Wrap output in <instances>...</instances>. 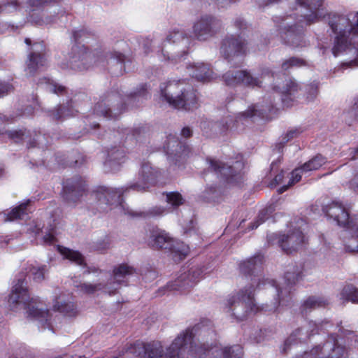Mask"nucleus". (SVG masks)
<instances>
[{"label": "nucleus", "mask_w": 358, "mask_h": 358, "mask_svg": "<svg viewBox=\"0 0 358 358\" xmlns=\"http://www.w3.org/2000/svg\"><path fill=\"white\" fill-rule=\"evenodd\" d=\"M129 353L147 358H187L189 355L201 357L205 352L193 341L192 332L186 331L173 341L169 348H164L160 343L144 344L136 343L128 349Z\"/></svg>", "instance_id": "1"}, {"label": "nucleus", "mask_w": 358, "mask_h": 358, "mask_svg": "<svg viewBox=\"0 0 358 358\" xmlns=\"http://www.w3.org/2000/svg\"><path fill=\"white\" fill-rule=\"evenodd\" d=\"M333 31L336 34L332 52L335 57L348 52L356 58L345 63L348 66H358V11L347 15L336 16L329 22Z\"/></svg>", "instance_id": "2"}, {"label": "nucleus", "mask_w": 358, "mask_h": 358, "mask_svg": "<svg viewBox=\"0 0 358 358\" xmlns=\"http://www.w3.org/2000/svg\"><path fill=\"white\" fill-rule=\"evenodd\" d=\"M24 284V280L18 279L13 286L8 300L10 308L15 312L24 309L27 318L36 320L42 325H47V327L52 330L49 310L38 299H30Z\"/></svg>", "instance_id": "3"}, {"label": "nucleus", "mask_w": 358, "mask_h": 358, "mask_svg": "<svg viewBox=\"0 0 358 358\" xmlns=\"http://www.w3.org/2000/svg\"><path fill=\"white\" fill-rule=\"evenodd\" d=\"M162 96L176 108L192 110L196 107L197 96L193 87L184 81H170L161 87Z\"/></svg>", "instance_id": "4"}, {"label": "nucleus", "mask_w": 358, "mask_h": 358, "mask_svg": "<svg viewBox=\"0 0 358 358\" xmlns=\"http://www.w3.org/2000/svg\"><path fill=\"white\" fill-rule=\"evenodd\" d=\"M251 284L245 286L239 293L229 296L224 303L226 308L234 306L233 314L239 320H244L250 313L258 310L254 300L255 292L260 285V277L255 275L251 278Z\"/></svg>", "instance_id": "5"}, {"label": "nucleus", "mask_w": 358, "mask_h": 358, "mask_svg": "<svg viewBox=\"0 0 358 358\" xmlns=\"http://www.w3.org/2000/svg\"><path fill=\"white\" fill-rule=\"evenodd\" d=\"M136 271L133 266L127 264H122L113 269V278L110 282H106L105 274L99 273V281L94 283L85 282L80 285L81 292L85 294H94L99 291L113 294L119 286L124 282V278L132 275Z\"/></svg>", "instance_id": "6"}, {"label": "nucleus", "mask_w": 358, "mask_h": 358, "mask_svg": "<svg viewBox=\"0 0 358 358\" xmlns=\"http://www.w3.org/2000/svg\"><path fill=\"white\" fill-rule=\"evenodd\" d=\"M158 42L156 41H148L144 44V48H148V45H151L155 51L161 52L164 59L177 60L179 57V50L181 49L182 54L185 53V49L188 47L189 39L185 36L183 31H177L170 33L166 37V40L163 42L162 46H157Z\"/></svg>", "instance_id": "7"}, {"label": "nucleus", "mask_w": 358, "mask_h": 358, "mask_svg": "<svg viewBox=\"0 0 358 358\" xmlns=\"http://www.w3.org/2000/svg\"><path fill=\"white\" fill-rule=\"evenodd\" d=\"M148 243L152 248L171 251L176 261L183 259L189 252L188 246L173 240L168 233L160 229L151 231Z\"/></svg>", "instance_id": "8"}, {"label": "nucleus", "mask_w": 358, "mask_h": 358, "mask_svg": "<svg viewBox=\"0 0 358 358\" xmlns=\"http://www.w3.org/2000/svg\"><path fill=\"white\" fill-rule=\"evenodd\" d=\"M201 270L197 267L184 268L176 280L168 284L171 290L185 293L192 288L201 277Z\"/></svg>", "instance_id": "9"}, {"label": "nucleus", "mask_w": 358, "mask_h": 358, "mask_svg": "<svg viewBox=\"0 0 358 358\" xmlns=\"http://www.w3.org/2000/svg\"><path fill=\"white\" fill-rule=\"evenodd\" d=\"M124 192L123 188H108L100 187L96 191L92 193L91 196L97 200L99 206L102 205H115L122 208L125 214L136 215L129 208L125 209L121 201V196Z\"/></svg>", "instance_id": "10"}, {"label": "nucleus", "mask_w": 358, "mask_h": 358, "mask_svg": "<svg viewBox=\"0 0 358 358\" xmlns=\"http://www.w3.org/2000/svg\"><path fill=\"white\" fill-rule=\"evenodd\" d=\"M91 61L92 56L87 52L85 47L76 46L69 56V61L62 62L61 66L62 69L83 71L89 68Z\"/></svg>", "instance_id": "11"}, {"label": "nucleus", "mask_w": 358, "mask_h": 358, "mask_svg": "<svg viewBox=\"0 0 358 358\" xmlns=\"http://www.w3.org/2000/svg\"><path fill=\"white\" fill-rule=\"evenodd\" d=\"M220 27L218 20L210 16H203L194 24L193 31L197 39L205 41L212 37Z\"/></svg>", "instance_id": "12"}, {"label": "nucleus", "mask_w": 358, "mask_h": 358, "mask_svg": "<svg viewBox=\"0 0 358 358\" xmlns=\"http://www.w3.org/2000/svg\"><path fill=\"white\" fill-rule=\"evenodd\" d=\"M227 85L234 86L243 83L250 87H260L262 81L257 77H254L245 71H229L223 76Z\"/></svg>", "instance_id": "13"}, {"label": "nucleus", "mask_w": 358, "mask_h": 358, "mask_svg": "<svg viewBox=\"0 0 358 358\" xmlns=\"http://www.w3.org/2000/svg\"><path fill=\"white\" fill-rule=\"evenodd\" d=\"M303 243L304 236L299 229L282 234L278 238L280 247L286 253H292L298 250L302 247Z\"/></svg>", "instance_id": "14"}, {"label": "nucleus", "mask_w": 358, "mask_h": 358, "mask_svg": "<svg viewBox=\"0 0 358 358\" xmlns=\"http://www.w3.org/2000/svg\"><path fill=\"white\" fill-rule=\"evenodd\" d=\"M158 175L159 171L157 170L153 169L149 164H144L138 173L139 181L130 186V188L138 191L145 189L148 187L149 184L155 182Z\"/></svg>", "instance_id": "15"}, {"label": "nucleus", "mask_w": 358, "mask_h": 358, "mask_svg": "<svg viewBox=\"0 0 358 358\" xmlns=\"http://www.w3.org/2000/svg\"><path fill=\"white\" fill-rule=\"evenodd\" d=\"M326 215L336 221L338 224L345 226L349 223V213L339 202H332L323 209Z\"/></svg>", "instance_id": "16"}, {"label": "nucleus", "mask_w": 358, "mask_h": 358, "mask_svg": "<svg viewBox=\"0 0 358 358\" xmlns=\"http://www.w3.org/2000/svg\"><path fill=\"white\" fill-rule=\"evenodd\" d=\"M64 199L69 202L76 203L85 194V184L82 180L76 182H67L64 187Z\"/></svg>", "instance_id": "17"}, {"label": "nucleus", "mask_w": 358, "mask_h": 358, "mask_svg": "<svg viewBox=\"0 0 358 358\" xmlns=\"http://www.w3.org/2000/svg\"><path fill=\"white\" fill-rule=\"evenodd\" d=\"M299 276L298 275L291 274L289 273H287L285 275V279L288 281L286 287H276L275 289L278 292V301L274 303L273 306L271 308V310H275L278 307V306H287L289 300V295L291 292V285L294 284L296 281L298 280Z\"/></svg>", "instance_id": "18"}, {"label": "nucleus", "mask_w": 358, "mask_h": 358, "mask_svg": "<svg viewBox=\"0 0 358 358\" xmlns=\"http://www.w3.org/2000/svg\"><path fill=\"white\" fill-rule=\"evenodd\" d=\"M34 51L29 54L28 60L27 61V68L25 69L27 74L32 75L41 66L45 64V58L44 54L41 52L43 47L41 44H36Z\"/></svg>", "instance_id": "19"}, {"label": "nucleus", "mask_w": 358, "mask_h": 358, "mask_svg": "<svg viewBox=\"0 0 358 358\" xmlns=\"http://www.w3.org/2000/svg\"><path fill=\"white\" fill-rule=\"evenodd\" d=\"M53 309L67 317H73L77 314L75 304L70 301H66L62 293H55L53 300Z\"/></svg>", "instance_id": "20"}, {"label": "nucleus", "mask_w": 358, "mask_h": 358, "mask_svg": "<svg viewBox=\"0 0 358 358\" xmlns=\"http://www.w3.org/2000/svg\"><path fill=\"white\" fill-rule=\"evenodd\" d=\"M221 51L226 57L245 52V43L241 38L230 37L226 38L221 47Z\"/></svg>", "instance_id": "21"}, {"label": "nucleus", "mask_w": 358, "mask_h": 358, "mask_svg": "<svg viewBox=\"0 0 358 358\" xmlns=\"http://www.w3.org/2000/svg\"><path fill=\"white\" fill-rule=\"evenodd\" d=\"M189 71L192 77L200 81H209L213 78V71L203 63H196L190 66Z\"/></svg>", "instance_id": "22"}, {"label": "nucleus", "mask_w": 358, "mask_h": 358, "mask_svg": "<svg viewBox=\"0 0 358 358\" xmlns=\"http://www.w3.org/2000/svg\"><path fill=\"white\" fill-rule=\"evenodd\" d=\"M210 167L216 173H220L227 179H230V178L234 177L236 174L234 169L242 167V164L240 162L236 161L234 166H228L220 162L210 160Z\"/></svg>", "instance_id": "23"}, {"label": "nucleus", "mask_w": 358, "mask_h": 358, "mask_svg": "<svg viewBox=\"0 0 358 358\" xmlns=\"http://www.w3.org/2000/svg\"><path fill=\"white\" fill-rule=\"evenodd\" d=\"M263 262V257L257 255L248 259L240 264V270L245 274L254 273L261 268Z\"/></svg>", "instance_id": "24"}, {"label": "nucleus", "mask_w": 358, "mask_h": 358, "mask_svg": "<svg viewBox=\"0 0 358 358\" xmlns=\"http://www.w3.org/2000/svg\"><path fill=\"white\" fill-rule=\"evenodd\" d=\"M58 250L64 258L79 266H85L84 257L78 251L70 250L67 248L58 246Z\"/></svg>", "instance_id": "25"}, {"label": "nucleus", "mask_w": 358, "mask_h": 358, "mask_svg": "<svg viewBox=\"0 0 358 358\" xmlns=\"http://www.w3.org/2000/svg\"><path fill=\"white\" fill-rule=\"evenodd\" d=\"M215 352L220 358H241L243 355L242 348L239 345H235L223 349H216Z\"/></svg>", "instance_id": "26"}, {"label": "nucleus", "mask_w": 358, "mask_h": 358, "mask_svg": "<svg viewBox=\"0 0 358 358\" xmlns=\"http://www.w3.org/2000/svg\"><path fill=\"white\" fill-rule=\"evenodd\" d=\"M327 162V159L322 155H316L308 162L304 163L301 167L305 173L317 170Z\"/></svg>", "instance_id": "27"}, {"label": "nucleus", "mask_w": 358, "mask_h": 358, "mask_svg": "<svg viewBox=\"0 0 358 358\" xmlns=\"http://www.w3.org/2000/svg\"><path fill=\"white\" fill-rule=\"evenodd\" d=\"M29 201L22 203L18 207L13 209L6 218V221H13L15 219H23L24 215H27V206L29 205Z\"/></svg>", "instance_id": "28"}, {"label": "nucleus", "mask_w": 358, "mask_h": 358, "mask_svg": "<svg viewBox=\"0 0 358 358\" xmlns=\"http://www.w3.org/2000/svg\"><path fill=\"white\" fill-rule=\"evenodd\" d=\"M341 299L350 301L354 303H358V289L352 285L345 286L341 294Z\"/></svg>", "instance_id": "29"}, {"label": "nucleus", "mask_w": 358, "mask_h": 358, "mask_svg": "<svg viewBox=\"0 0 358 358\" xmlns=\"http://www.w3.org/2000/svg\"><path fill=\"white\" fill-rule=\"evenodd\" d=\"M326 303L325 301L320 297L311 296L306 300L302 306V311L307 312L311 309L322 307Z\"/></svg>", "instance_id": "30"}, {"label": "nucleus", "mask_w": 358, "mask_h": 358, "mask_svg": "<svg viewBox=\"0 0 358 358\" xmlns=\"http://www.w3.org/2000/svg\"><path fill=\"white\" fill-rule=\"evenodd\" d=\"M306 173L302 169V167L295 169L291 173V178L288 182V185H284L279 189V192L282 193L286 191L289 187L292 186L295 183L299 182L301 179V174Z\"/></svg>", "instance_id": "31"}, {"label": "nucleus", "mask_w": 358, "mask_h": 358, "mask_svg": "<svg viewBox=\"0 0 358 358\" xmlns=\"http://www.w3.org/2000/svg\"><path fill=\"white\" fill-rule=\"evenodd\" d=\"M298 85L297 84L293 81L289 80L286 84V87L283 88L282 92L284 94L282 97V102L286 106H289L290 105L287 103V99H289V96L292 95L295 92L297 91Z\"/></svg>", "instance_id": "32"}, {"label": "nucleus", "mask_w": 358, "mask_h": 358, "mask_svg": "<svg viewBox=\"0 0 358 358\" xmlns=\"http://www.w3.org/2000/svg\"><path fill=\"white\" fill-rule=\"evenodd\" d=\"M166 202L173 207H178L183 203V199L178 192H169L166 194Z\"/></svg>", "instance_id": "33"}, {"label": "nucleus", "mask_w": 358, "mask_h": 358, "mask_svg": "<svg viewBox=\"0 0 358 358\" xmlns=\"http://www.w3.org/2000/svg\"><path fill=\"white\" fill-rule=\"evenodd\" d=\"M124 157V155L122 152L117 150L116 152H113L111 154L110 158L106 162L105 166H113L116 165H120L122 163V159Z\"/></svg>", "instance_id": "34"}, {"label": "nucleus", "mask_w": 358, "mask_h": 358, "mask_svg": "<svg viewBox=\"0 0 358 358\" xmlns=\"http://www.w3.org/2000/svg\"><path fill=\"white\" fill-rule=\"evenodd\" d=\"M124 56L120 52H114L107 55V61L109 64H113L116 63L120 66V68H122V63L124 62Z\"/></svg>", "instance_id": "35"}, {"label": "nucleus", "mask_w": 358, "mask_h": 358, "mask_svg": "<svg viewBox=\"0 0 358 358\" xmlns=\"http://www.w3.org/2000/svg\"><path fill=\"white\" fill-rule=\"evenodd\" d=\"M45 271V266H32L31 268L30 269V273L33 275L34 280L37 282H41L42 280L44 279Z\"/></svg>", "instance_id": "36"}, {"label": "nucleus", "mask_w": 358, "mask_h": 358, "mask_svg": "<svg viewBox=\"0 0 358 358\" xmlns=\"http://www.w3.org/2000/svg\"><path fill=\"white\" fill-rule=\"evenodd\" d=\"M318 94V87L316 83H311L306 88V100L312 101L315 99Z\"/></svg>", "instance_id": "37"}, {"label": "nucleus", "mask_w": 358, "mask_h": 358, "mask_svg": "<svg viewBox=\"0 0 358 358\" xmlns=\"http://www.w3.org/2000/svg\"><path fill=\"white\" fill-rule=\"evenodd\" d=\"M255 115L262 116L264 117L263 115V110L257 108V106H252L248 108V110L243 113L240 114V117H253Z\"/></svg>", "instance_id": "38"}, {"label": "nucleus", "mask_w": 358, "mask_h": 358, "mask_svg": "<svg viewBox=\"0 0 358 358\" xmlns=\"http://www.w3.org/2000/svg\"><path fill=\"white\" fill-rule=\"evenodd\" d=\"M268 209L262 210L257 217V220L252 224L251 229H257L261 224L264 222L267 218L266 215H268Z\"/></svg>", "instance_id": "39"}, {"label": "nucleus", "mask_w": 358, "mask_h": 358, "mask_svg": "<svg viewBox=\"0 0 358 358\" xmlns=\"http://www.w3.org/2000/svg\"><path fill=\"white\" fill-rule=\"evenodd\" d=\"M303 64V62L301 59L297 58H291L289 60L285 62L282 64L283 69L287 70L291 66H300Z\"/></svg>", "instance_id": "40"}, {"label": "nucleus", "mask_w": 358, "mask_h": 358, "mask_svg": "<svg viewBox=\"0 0 358 358\" xmlns=\"http://www.w3.org/2000/svg\"><path fill=\"white\" fill-rule=\"evenodd\" d=\"M168 209L162 206H155L148 212V215L150 216H161L168 213Z\"/></svg>", "instance_id": "41"}, {"label": "nucleus", "mask_w": 358, "mask_h": 358, "mask_svg": "<svg viewBox=\"0 0 358 358\" xmlns=\"http://www.w3.org/2000/svg\"><path fill=\"white\" fill-rule=\"evenodd\" d=\"M345 353V349L340 346H336L333 352L329 355L327 358H341L344 355Z\"/></svg>", "instance_id": "42"}, {"label": "nucleus", "mask_w": 358, "mask_h": 358, "mask_svg": "<svg viewBox=\"0 0 358 358\" xmlns=\"http://www.w3.org/2000/svg\"><path fill=\"white\" fill-rule=\"evenodd\" d=\"M5 134L8 136V138L15 141L22 139L24 135L22 131H6Z\"/></svg>", "instance_id": "43"}, {"label": "nucleus", "mask_w": 358, "mask_h": 358, "mask_svg": "<svg viewBox=\"0 0 358 358\" xmlns=\"http://www.w3.org/2000/svg\"><path fill=\"white\" fill-rule=\"evenodd\" d=\"M299 134V130L297 129H292L289 131L285 136L282 138V143H285L290 141L294 137L296 136Z\"/></svg>", "instance_id": "44"}, {"label": "nucleus", "mask_w": 358, "mask_h": 358, "mask_svg": "<svg viewBox=\"0 0 358 358\" xmlns=\"http://www.w3.org/2000/svg\"><path fill=\"white\" fill-rule=\"evenodd\" d=\"M11 90L12 86L10 84L0 83V97L7 94Z\"/></svg>", "instance_id": "45"}, {"label": "nucleus", "mask_w": 358, "mask_h": 358, "mask_svg": "<svg viewBox=\"0 0 358 358\" xmlns=\"http://www.w3.org/2000/svg\"><path fill=\"white\" fill-rule=\"evenodd\" d=\"M350 188L358 193V176H355L350 182Z\"/></svg>", "instance_id": "46"}, {"label": "nucleus", "mask_w": 358, "mask_h": 358, "mask_svg": "<svg viewBox=\"0 0 358 358\" xmlns=\"http://www.w3.org/2000/svg\"><path fill=\"white\" fill-rule=\"evenodd\" d=\"M51 90L55 94H61L65 91V87L62 85H54Z\"/></svg>", "instance_id": "47"}, {"label": "nucleus", "mask_w": 358, "mask_h": 358, "mask_svg": "<svg viewBox=\"0 0 358 358\" xmlns=\"http://www.w3.org/2000/svg\"><path fill=\"white\" fill-rule=\"evenodd\" d=\"M181 134L185 137H189L192 135V130L189 127H185L181 131Z\"/></svg>", "instance_id": "48"}, {"label": "nucleus", "mask_w": 358, "mask_h": 358, "mask_svg": "<svg viewBox=\"0 0 358 358\" xmlns=\"http://www.w3.org/2000/svg\"><path fill=\"white\" fill-rule=\"evenodd\" d=\"M302 329H298L291 336L285 341V345H289L291 344V341L293 340V337H296V336H299V333Z\"/></svg>", "instance_id": "49"}, {"label": "nucleus", "mask_w": 358, "mask_h": 358, "mask_svg": "<svg viewBox=\"0 0 358 358\" xmlns=\"http://www.w3.org/2000/svg\"><path fill=\"white\" fill-rule=\"evenodd\" d=\"M55 240L53 235L48 234L44 236V241L47 243H52Z\"/></svg>", "instance_id": "50"}, {"label": "nucleus", "mask_w": 358, "mask_h": 358, "mask_svg": "<svg viewBox=\"0 0 358 358\" xmlns=\"http://www.w3.org/2000/svg\"><path fill=\"white\" fill-rule=\"evenodd\" d=\"M99 106H96L95 108V110L96 111L97 113H101L103 116H108V114L110 113V110H101L99 109Z\"/></svg>", "instance_id": "51"}, {"label": "nucleus", "mask_w": 358, "mask_h": 358, "mask_svg": "<svg viewBox=\"0 0 358 358\" xmlns=\"http://www.w3.org/2000/svg\"><path fill=\"white\" fill-rule=\"evenodd\" d=\"M282 178H283V175L282 173L277 175L274 178L275 183L279 184L282 181Z\"/></svg>", "instance_id": "52"}, {"label": "nucleus", "mask_w": 358, "mask_h": 358, "mask_svg": "<svg viewBox=\"0 0 358 358\" xmlns=\"http://www.w3.org/2000/svg\"><path fill=\"white\" fill-rule=\"evenodd\" d=\"M69 113H66L65 112H63L62 109H59L57 112V113L55 115V117L59 119L60 118L62 115H69Z\"/></svg>", "instance_id": "53"}, {"label": "nucleus", "mask_w": 358, "mask_h": 358, "mask_svg": "<svg viewBox=\"0 0 358 358\" xmlns=\"http://www.w3.org/2000/svg\"><path fill=\"white\" fill-rule=\"evenodd\" d=\"M32 2L31 3L32 4H41L43 3H46L48 1L47 0H31Z\"/></svg>", "instance_id": "54"}, {"label": "nucleus", "mask_w": 358, "mask_h": 358, "mask_svg": "<svg viewBox=\"0 0 358 358\" xmlns=\"http://www.w3.org/2000/svg\"><path fill=\"white\" fill-rule=\"evenodd\" d=\"M288 36L289 38H293L294 36H296L294 34V31H293V28L292 27H290V29L288 30Z\"/></svg>", "instance_id": "55"}, {"label": "nucleus", "mask_w": 358, "mask_h": 358, "mask_svg": "<svg viewBox=\"0 0 358 358\" xmlns=\"http://www.w3.org/2000/svg\"><path fill=\"white\" fill-rule=\"evenodd\" d=\"M169 147H170V143H169L168 145H167V154L170 156H171L172 155H173V150H169Z\"/></svg>", "instance_id": "56"}, {"label": "nucleus", "mask_w": 358, "mask_h": 358, "mask_svg": "<svg viewBox=\"0 0 358 358\" xmlns=\"http://www.w3.org/2000/svg\"><path fill=\"white\" fill-rule=\"evenodd\" d=\"M1 10H7L9 11V9H8V5H3L2 7H1Z\"/></svg>", "instance_id": "57"}, {"label": "nucleus", "mask_w": 358, "mask_h": 358, "mask_svg": "<svg viewBox=\"0 0 358 358\" xmlns=\"http://www.w3.org/2000/svg\"><path fill=\"white\" fill-rule=\"evenodd\" d=\"M216 349H218V348H211L210 350H208V352H209L210 351H212L213 353H216L217 355V353L215 352ZM205 351H207V349H205Z\"/></svg>", "instance_id": "58"}, {"label": "nucleus", "mask_w": 358, "mask_h": 358, "mask_svg": "<svg viewBox=\"0 0 358 358\" xmlns=\"http://www.w3.org/2000/svg\"><path fill=\"white\" fill-rule=\"evenodd\" d=\"M11 3L13 5V8H15L17 5V1L16 0H13V1H12Z\"/></svg>", "instance_id": "59"}, {"label": "nucleus", "mask_w": 358, "mask_h": 358, "mask_svg": "<svg viewBox=\"0 0 358 358\" xmlns=\"http://www.w3.org/2000/svg\"><path fill=\"white\" fill-rule=\"evenodd\" d=\"M355 106L356 107V108L358 109V97L356 98L355 99Z\"/></svg>", "instance_id": "60"}, {"label": "nucleus", "mask_w": 358, "mask_h": 358, "mask_svg": "<svg viewBox=\"0 0 358 358\" xmlns=\"http://www.w3.org/2000/svg\"><path fill=\"white\" fill-rule=\"evenodd\" d=\"M25 43L27 44V45H29L31 43V40L29 38H26L25 39Z\"/></svg>", "instance_id": "61"}, {"label": "nucleus", "mask_w": 358, "mask_h": 358, "mask_svg": "<svg viewBox=\"0 0 358 358\" xmlns=\"http://www.w3.org/2000/svg\"><path fill=\"white\" fill-rule=\"evenodd\" d=\"M91 271L90 270H87L84 271V273H90Z\"/></svg>", "instance_id": "62"}, {"label": "nucleus", "mask_w": 358, "mask_h": 358, "mask_svg": "<svg viewBox=\"0 0 358 358\" xmlns=\"http://www.w3.org/2000/svg\"><path fill=\"white\" fill-rule=\"evenodd\" d=\"M355 152L358 153V147L355 150Z\"/></svg>", "instance_id": "63"}, {"label": "nucleus", "mask_w": 358, "mask_h": 358, "mask_svg": "<svg viewBox=\"0 0 358 358\" xmlns=\"http://www.w3.org/2000/svg\"><path fill=\"white\" fill-rule=\"evenodd\" d=\"M357 250H358V247H357Z\"/></svg>", "instance_id": "64"}]
</instances>
